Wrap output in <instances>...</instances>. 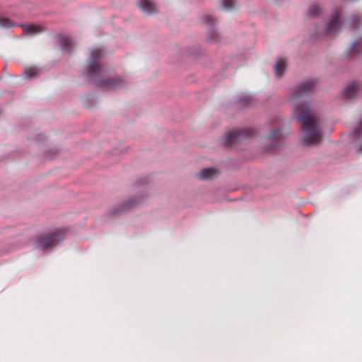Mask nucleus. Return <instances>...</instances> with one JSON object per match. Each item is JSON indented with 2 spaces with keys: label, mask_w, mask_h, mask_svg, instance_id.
<instances>
[{
  "label": "nucleus",
  "mask_w": 362,
  "mask_h": 362,
  "mask_svg": "<svg viewBox=\"0 0 362 362\" xmlns=\"http://www.w3.org/2000/svg\"><path fill=\"white\" fill-rule=\"evenodd\" d=\"M139 7L144 12L152 14L157 11L155 4L151 0H138Z\"/></svg>",
  "instance_id": "nucleus-9"
},
{
  "label": "nucleus",
  "mask_w": 362,
  "mask_h": 362,
  "mask_svg": "<svg viewBox=\"0 0 362 362\" xmlns=\"http://www.w3.org/2000/svg\"><path fill=\"white\" fill-rule=\"evenodd\" d=\"M340 12L337 10L331 16V19L328 23L325 30L322 35L325 36L328 34H336L341 28V23L339 22Z\"/></svg>",
  "instance_id": "nucleus-6"
},
{
  "label": "nucleus",
  "mask_w": 362,
  "mask_h": 362,
  "mask_svg": "<svg viewBox=\"0 0 362 362\" xmlns=\"http://www.w3.org/2000/svg\"><path fill=\"white\" fill-rule=\"evenodd\" d=\"M286 60L283 58L279 59L274 66V71L276 73V75L281 78L284 72V70L286 69Z\"/></svg>",
  "instance_id": "nucleus-10"
},
{
  "label": "nucleus",
  "mask_w": 362,
  "mask_h": 362,
  "mask_svg": "<svg viewBox=\"0 0 362 362\" xmlns=\"http://www.w3.org/2000/svg\"><path fill=\"white\" fill-rule=\"evenodd\" d=\"M362 89V86L358 82H352L347 86L344 90L342 95L345 98H350L356 95V93Z\"/></svg>",
  "instance_id": "nucleus-7"
},
{
  "label": "nucleus",
  "mask_w": 362,
  "mask_h": 362,
  "mask_svg": "<svg viewBox=\"0 0 362 362\" xmlns=\"http://www.w3.org/2000/svg\"><path fill=\"white\" fill-rule=\"evenodd\" d=\"M65 238V231L58 230L54 233L42 234L36 238V246L42 250H47L55 247Z\"/></svg>",
  "instance_id": "nucleus-3"
},
{
  "label": "nucleus",
  "mask_w": 362,
  "mask_h": 362,
  "mask_svg": "<svg viewBox=\"0 0 362 362\" xmlns=\"http://www.w3.org/2000/svg\"><path fill=\"white\" fill-rule=\"evenodd\" d=\"M295 114L298 118L303 132V140L308 145L319 144L322 139V121L313 107L307 103L298 105Z\"/></svg>",
  "instance_id": "nucleus-1"
},
{
  "label": "nucleus",
  "mask_w": 362,
  "mask_h": 362,
  "mask_svg": "<svg viewBox=\"0 0 362 362\" xmlns=\"http://www.w3.org/2000/svg\"><path fill=\"white\" fill-rule=\"evenodd\" d=\"M103 56V52L96 49L90 52V58L87 64V75L90 80L95 81L101 86L110 89H114L123 86L124 82L118 77L104 79L105 72L98 64L99 59Z\"/></svg>",
  "instance_id": "nucleus-2"
},
{
  "label": "nucleus",
  "mask_w": 362,
  "mask_h": 362,
  "mask_svg": "<svg viewBox=\"0 0 362 362\" xmlns=\"http://www.w3.org/2000/svg\"><path fill=\"white\" fill-rule=\"evenodd\" d=\"M358 151L362 152V143L359 144L358 148Z\"/></svg>",
  "instance_id": "nucleus-22"
},
{
  "label": "nucleus",
  "mask_w": 362,
  "mask_h": 362,
  "mask_svg": "<svg viewBox=\"0 0 362 362\" xmlns=\"http://www.w3.org/2000/svg\"><path fill=\"white\" fill-rule=\"evenodd\" d=\"M58 38L62 45V49L63 50L69 52L71 49L72 42L69 37L64 35H59Z\"/></svg>",
  "instance_id": "nucleus-12"
},
{
  "label": "nucleus",
  "mask_w": 362,
  "mask_h": 362,
  "mask_svg": "<svg viewBox=\"0 0 362 362\" xmlns=\"http://www.w3.org/2000/svg\"><path fill=\"white\" fill-rule=\"evenodd\" d=\"M24 74L28 77H32L37 74V70L35 68H28L25 70Z\"/></svg>",
  "instance_id": "nucleus-18"
},
{
  "label": "nucleus",
  "mask_w": 362,
  "mask_h": 362,
  "mask_svg": "<svg viewBox=\"0 0 362 362\" xmlns=\"http://www.w3.org/2000/svg\"><path fill=\"white\" fill-rule=\"evenodd\" d=\"M134 202L132 201H127L124 203V206L119 209V211H124L130 209L133 207Z\"/></svg>",
  "instance_id": "nucleus-19"
},
{
  "label": "nucleus",
  "mask_w": 362,
  "mask_h": 362,
  "mask_svg": "<svg viewBox=\"0 0 362 362\" xmlns=\"http://www.w3.org/2000/svg\"><path fill=\"white\" fill-rule=\"evenodd\" d=\"M315 83L316 81L310 80L294 87L291 91V99L296 100L310 94L313 91Z\"/></svg>",
  "instance_id": "nucleus-5"
},
{
  "label": "nucleus",
  "mask_w": 362,
  "mask_h": 362,
  "mask_svg": "<svg viewBox=\"0 0 362 362\" xmlns=\"http://www.w3.org/2000/svg\"><path fill=\"white\" fill-rule=\"evenodd\" d=\"M321 13V8L318 4H313L310 6L308 15L310 17H316Z\"/></svg>",
  "instance_id": "nucleus-13"
},
{
  "label": "nucleus",
  "mask_w": 362,
  "mask_h": 362,
  "mask_svg": "<svg viewBox=\"0 0 362 362\" xmlns=\"http://www.w3.org/2000/svg\"><path fill=\"white\" fill-rule=\"evenodd\" d=\"M362 45L359 42H354L350 48V54H356L361 50Z\"/></svg>",
  "instance_id": "nucleus-14"
},
{
  "label": "nucleus",
  "mask_w": 362,
  "mask_h": 362,
  "mask_svg": "<svg viewBox=\"0 0 362 362\" xmlns=\"http://www.w3.org/2000/svg\"><path fill=\"white\" fill-rule=\"evenodd\" d=\"M255 134V131L251 128H242L228 132L223 139L224 144L229 146L233 144L243 141L247 138Z\"/></svg>",
  "instance_id": "nucleus-4"
},
{
  "label": "nucleus",
  "mask_w": 362,
  "mask_h": 362,
  "mask_svg": "<svg viewBox=\"0 0 362 362\" xmlns=\"http://www.w3.org/2000/svg\"><path fill=\"white\" fill-rule=\"evenodd\" d=\"M219 175V171L214 168H207L202 169L199 173V177L202 180H211Z\"/></svg>",
  "instance_id": "nucleus-8"
},
{
  "label": "nucleus",
  "mask_w": 362,
  "mask_h": 362,
  "mask_svg": "<svg viewBox=\"0 0 362 362\" xmlns=\"http://www.w3.org/2000/svg\"><path fill=\"white\" fill-rule=\"evenodd\" d=\"M23 33L28 35H35L43 31V29L35 25H22Z\"/></svg>",
  "instance_id": "nucleus-11"
},
{
  "label": "nucleus",
  "mask_w": 362,
  "mask_h": 362,
  "mask_svg": "<svg viewBox=\"0 0 362 362\" xmlns=\"http://www.w3.org/2000/svg\"><path fill=\"white\" fill-rule=\"evenodd\" d=\"M361 132H362V120L359 123L358 126L354 131L353 134L355 136H358L361 134Z\"/></svg>",
  "instance_id": "nucleus-21"
},
{
  "label": "nucleus",
  "mask_w": 362,
  "mask_h": 362,
  "mask_svg": "<svg viewBox=\"0 0 362 362\" xmlns=\"http://www.w3.org/2000/svg\"><path fill=\"white\" fill-rule=\"evenodd\" d=\"M203 19L206 25H213L215 22V20L211 16H205Z\"/></svg>",
  "instance_id": "nucleus-20"
},
{
  "label": "nucleus",
  "mask_w": 362,
  "mask_h": 362,
  "mask_svg": "<svg viewBox=\"0 0 362 362\" xmlns=\"http://www.w3.org/2000/svg\"><path fill=\"white\" fill-rule=\"evenodd\" d=\"M281 132L280 130H275L269 135V139L272 141H276L280 138Z\"/></svg>",
  "instance_id": "nucleus-16"
},
{
  "label": "nucleus",
  "mask_w": 362,
  "mask_h": 362,
  "mask_svg": "<svg viewBox=\"0 0 362 362\" xmlns=\"http://www.w3.org/2000/svg\"><path fill=\"white\" fill-rule=\"evenodd\" d=\"M234 3H235L234 0H223L222 6L224 9L230 10L233 8Z\"/></svg>",
  "instance_id": "nucleus-15"
},
{
  "label": "nucleus",
  "mask_w": 362,
  "mask_h": 362,
  "mask_svg": "<svg viewBox=\"0 0 362 362\" xmlns=\"http://www.w3.org/2000/svg\"><path fill=\"white\" fill-rule=\"evenodd\" d=\"M0 25L4 28H10L13 24L7 18H1L0 19Z\"/></svg>",
  "instance_id": "nucleus-17"
}]
</instances>
